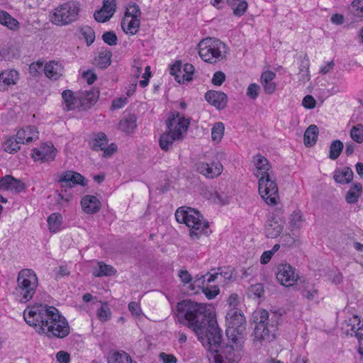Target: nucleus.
<instances>
[{
  "instance_id": "f257e3e1",
  "label": "nucleus",
  "mask_w": 363,
  "mask_h": 363,
  "mask_svg": "<svg viewBox=\"0 0 363 363\" xmlns=\"http://www.w3.org/2000/svg\"><path fill=\"white\" fill-rule=\"evenodd\" d=\"M175 315L179 323L195 333L209 353L219 346L221 330L206 304L183 300L177 303Z\"/></svg>"
},
{
  "instance_id": "f03ea898",
  "label": "nucleus",
  "mask_w": 363,
  "mask_h": 363,
  "mask_svg": "<svg viewBox=\"0 0 363 363\" xmlns=\"http://www.w3.org/2000/svg\"><path fill=\"white\" fill-rule=\"evenodd\" d=\"M225 330L228 343L222 346V337L216 350H210L208 359L213 363H238L243 353V344L246 337V319L240 310L230 308L226 314Z\"/></svg>"
},
{
  "instance_id": "7ed1b4c3",
  "label": "nucleus",
  "mask_w": 363,
  "mask_h": 363,
  "mask_svg": "<svg viewBox=\"0 0 363 363\" xmlns=\"http://www.w3.org/2000/svg\"><path fill=\"white\" fill-rule=\"evenodd\" d=\"M23 318L29 325L36 328L38 333L45 334L49 338H64L69 333L67 320L54 306L40 303L28 307Z\"/></svg>"
},
{
  "instance_id": "20e7f679",
  "label": "nucleus",
  "mask_w": 363,
  "mask_h": 363,
  "mask_svg": "<svg viewBox=\"0 0 363 363\" xmlns=\"http://www.w3.org/2000/svg\"><path fill=\"white\" fill-rule=\"evenodd\" d=\"M256 170L255 176L258 180V191L263 201L269 206H277L279 201L276 180L271 176V165L266 157L257 155L253 159Z\"/></svg>"
},
{
  "instance_id": "39448f33",
  "label": "nucleus",
  "mask_w": 363,
  "mask_h": 363,
  "mask_svg": "<svg viewBox=\"0 0 363 363\" xmlns=\"http://www.w3.org/2000/svg\"><path fill=\"white\" fill-rule=\"evenodd\" d=\"M280 315L273 312L271 314L264 309L256 310L253 313V320L256 323L254 329V341L260 344L264 341L270 342L275 338Z\"/></svg>"
},
{
  "instance_id": "423d86ee",
  "label": "nucleus",
  "mask_w": 363,
  "mask_h": 363,
  "mask_svg": "<svg viewBox=\"0 0 363 363\" xmlns=\"http://www.w3.org/2000/svg\"><path fill=\"white\" fill-rule=\"evenodd\" d=\"M174 216L178 223H184L189 228L192 240H199L203 234H208V222L198 210L181 206L177 209Z\"/></svg>"
},
{
  "instance_id": "0eeeda50",
  "label": "nucleus",
  "mask_w": 363,
  "mask_h": 363,
  "mask_svg": "<svg viewBox=\"0 0 363 363\" xmlns=\"http://www.w3.org/2000/svg\"><path fill=\"white\" fill-rule=\"evenodd\" d=\"M38 286V279L35 272L30 269H23L18 272L13 294L18 301L26 303L33 298Z\"/></svg>"
},
{
  "instance_id": "6e6552de",
  "label": "nucleus",
  "mask_w": 363,
  "mask_h": 363,
  "mask_svg": "<svg viewBox=\"0 0 363 363\" xmlns=\"http://www.w3.org/2000/svg\"><path fill=\"white\" fill-rule=\"evenodd\" d=\"M80 5L76 1H67L59 5L50 13V21L58 26H67L79 18Z\"/></svg>"
},
{
  "instance_id": "1a4fd4ad",
  "label": "nucleus",
  "mask_w": 363,
  "mask_h": 363,
  "mask_svg": "<svg viewBox=\"0 0 363 363\" xmlns=\"http://www.w3.org/2000/svg\"><path fill=\"white\" fill-rule=\"evenodd\" d=\"M225 48V45L221 40L208 38L199 43V54L204 62L213 64L223 58L222 49Z\"/></svg>"
},
{
  "instance_id": "9d476101",
  "label": "nucleus",
  "mask_w": 363,
  "mask_h": 363,
  "mask_svg": "<svg viewBox=\"0 0 363 363\" xmlns=\"http://www.w3.org/2000/svg\"><path fill=\"white\" fill-rule=\"evenodd\" d=\"M190 122L189 118L181 116L179 112L173 111L168 113L165 124L167 131L175 134L177 138H184V135L186 133Z\"/></svg>"
},
{
  "instance_id": "9b49d317",
  "label": "nucleus",
  "mask_w": 363,
  "mask_h": 363,
  "mask_svg": "<svg viewBox=\"0 0 363 363\" xmlns=\"http://www.w3.org/2000/svg\"><path fill=\"white\" fill-rule=\"evenodd\" d=\"M284 211L281 208H277L272 219L265 225V234L268 238H276L282 232L284 224Z\"/></svg>"
},
{
  "instance_id": "f8f14e48",
  "label": "nucleus",
  "mask_w": 363,
  "mask_h": 363,
  "mask_svg": "<svg viewBox=\"0 0 363 363\" xmlns=\"http://www.w3.org/2000/svg\"><path fill=\"white\" fill-rule=\"evenodd\" d=\"M108 139L104 133H98L89 141L91 148L94 151H103L104 157L112 155L117 150V146L114 143L108 145Z\"/></svg>"
},
{
  "instance_id": "ddd939ff",
  "label": "nucleus",
  "mask_w": 363,
  "mask_h": 363,
  "mask_svg": "<svg viewBox=\"0 0 363 363\" xmlns=\"http://www.w3.org/2000/svg\"><path fill=\"white\" fill-rule=\"evenodd\" d=\"M276 277L281 285L288 287L294 285L298 276L289 264H281L277 267Z\"/></svg>"
},
{
  "instance_id": "4468645a",
  "label": "nucleus",
  "mask_w": 363,
  "mask_h": 363,
  "mask_svg": "<svg viewBox=\"0 0 363 363\" xmlns=\"http://www.w3.org/2000/svg\"><path fill=\"white\" fill-rule=\"evenodd\" d=\"M197 172L208 179H213L221 174L223 165L220 162H199L196 164Z\"/></svg>"
},
{
  "instance_id": "2eb2a0df",
  "label": "nucleus",
  "mask_w": 363,
  "mask_h": 363,
  "mask_svg": "<svg viewBox=\"0 0 363 363\" xmlns=\"http://www.w3.org/2000/svg\"><path fill=\"white\" fill-rule=\"evenodd\" d=\"M61 184L62 187L72 188L75 185H81L85 186L86 185V180L81 174L73 172L66 171L62 172L57 180Z\"/></svg>"
},
{
  "instance_id": "dca6fc26",
  "label": "nucleus",
  "mask_w": 363,
  "mask_h": 363,
  "mask_svg": "<svg viewBox=\"0 0 363 363\" xmlns=\"http://www.w3.org/2000/svg\"><path fill=\"white\" fill-rule=\"evenodd\" d=\"M206 100L218 109H223L228 103V96L224 92L210 90L205 94Z\"/></svg>"
},
{
  "instance_id": "f3484780",
  "label": "nucleus",
  "mask_w": 363,
  "mask_h": 363,
  "mask_svg": "<svg viewBox=\"0 0 363 363\" xmlns=\"http://www.w3.org/2000/svg\"><path fill=\"white\" fill-rule=\"evenodd\" d=\"M32 157L35 161L48 162L53 160L55 157L53 145H43L39 148L33 150Z\"/></svg>"
},
{
  "instance_id": "a211bd4d",
  "label": "nucleus",
  "mask_w": 363,
  "mask_h": 363,
  "mask_svg": "<svg viewBox=\"0 0 363 363\" xmlns=\"http://www.w3.org/2000/svg\"><path fill=\"white\" fill-rule=\"evenodd\" d=\"M81 205L83 211L88 214L99 212L101 206L100 201L92 195L84 196L81 201Z\"/></svg>"
},
{
  "instance_id": "6ab92c4d",
  "label": "nucleus",
  "mask_w": 363,
  "mask_h": 363,
  "mask_svg": "<svg viewBox=\"0 0 363 363\" xmlns=\"http://www.w3.org/2000/svg\"><path fill=\"white\" fill-rule=\"evenodd\" d=\"M63 99V109L65 111H72L81 106L80 96H74L72 91L69 89L65 90L62 93Z\"/></svg>"
},
{
  "instance_id": "aec40b11",
  "label": "nucleus",
  "mask_w": 363,
  "mask_h": 363,
  "mask_svg": "<svg viewBox=\"0 0 363 363\" xmlns=\"http://www.w3.org/2000/svg\"><path fill=\"white\" fill-rule=\"evenodd\" d=\"M16 137L21 143H30L38 138V131L34 126H27L26 128L19 130Z\"/></svg>"
},
{
  "instance_id": "412c9836",
  "label": "nucleus",
  "mask_w": 363,
  "mask_h": 363,
  "mask_svg": "<svg viewBox=\"0 0 363 363\" xmlns=\"http://www.w3.org/2000/svg\"><path fill=\"white\" fill-rule=\"evenodd\" d=\"M137 117L134 114L125 116L120 121L118 128L123 132L129 134L134 132L137 127Z\"/></svg>"
},
{
  "instance_id": "4be33fe9",
  "label": "nucleus",
  "mask_w": 363,
  "mask_h": 363,
  "mask_svg": "<svg viewBox=\"0 0 363 363\" xmlns=\"http://www.w3.org/2000/svg\"><path fill=\"white\" fill-rule=\"evenodd\" d=\"M140 25V19L124 17L121 26L123 30L126 33L133 35L137 33Z\"/></svg>"
},
{
  "instance_id": "5701e85b",
  "label": "nucleus",
  "mask_w": 363,
  "mask_h": 363,
  "mask_svg": "<svg viewBox=\"0 0 363 363\" xmlns=\"http://www.w3.org/2000/svg\"><path fill=\"white\" fill-rule=\"evenodd\" d=\"M62 69L61 65L55 62H50L44 67L45 76L52 80H57L62 75Z\"/></svg>"
},
{
  "instance_id": "b1692460",
  "label": "nucleus",
  "mask_w": 363,
  "mask_h": 363,
  "mask_svg": "<svg viewBox=\"0 0 363 363\" xmlns=\"http://www.w3.org/2000/svg\"><path fill=\"white\" fill-rule=\"evenodd\" d=\"M303 298L308 301H314L318 294V289L315 284L309 282H303L298 289Z\"/></svg>"
},
{
  "instance_id": "393cba45",
  "label": "nucleus",
  "mask_w": 363,
  "mask_h": 363,
  "mask_svg": "<svg viewBox=\"0 0 363 363\" xmlns=\"http://www.w3.org/2000/svg\"><path fill=\"white\" fill-rule=\"evenodd\" d=\"M108 363H137L124 351L111 352L108 357Z\"/></svg>"
},
{
  "instance_id": "a878e982",
  "label": "nucleus",
  "mask_w": 363,
  "mask_h": 363,
  "mask_svg": "<svg viewBox=\"0 0 363 363\" xmlns=\"http://www.w3.org/2000/svg\"><path fill=\"white\" fill-rule=\"evenodd\" d=\"M99 96V91L97 89L91 88L80 94L81 106H89L96 102Z\"/></svg>"
},
{
  "instance_id": "bb28decb",
  "label": "nucleus",
  "mask_w": 363,
  "mask_h": 363,
  "mask_svg": "<svg viewBox=\"0 0 363 363\" xmlns=\"http://www.w3.org/2000/svg\"><path fill=\"white\" fill-rule=\"evenodd\" d=\"M318 128L315 125H311L306 130L303 135V141L306 147L313 146L318 138Z\"/></svg>"
},
{
  "instance_id": "cd10ccee",
  "label": "nucleus",
  "mask_w": 363,
  "mask_h": 363,
  "mask_svg": "<svg viewBox=\"0 0 363 363\" xmlns=\"http://www.w3.org/2000/svg\"><path fill=\"white\" fill-rule=\"evenodd\" d=\"M362 191V186L360 183H355L352 185L345 196V201L347 203L353 204L358 201Z\"/></svg>"
},
{
  "instance_id": "c85d7f7f",
  "label": "nucleus",
  "mask_w": 363,
  "mask_h": 363,
  "mask_svg": "<svg viewBox=\"0 0 363 363\" xmlns=\"http://www.w3.org/2000/svg\"><path fill=\"white\" fill-rule=\"evenodd\" d=\"M183 138H177L175 134H172L167 130L161 135L159 140V145L162 150L168 151L174 141L181 140Z\"/></svg>"
},
{
  "instance_id": "c756f323",
  "label": "nucleus",
  "mask_w": 363,
  "mask_h": 363,
  "mask_svg": "<svg viewBox=\"0 0 363 363\" xmlns=\"http://www.w3.org/2000/svg\"><path fill=\"white\" fill-rule=\"evenodd\" d=\"M47 221L49 230L51 233H55L61 230L62 224V216L60 213H52L48 216Z\"/></svg>"
},
{
  "instance_id": "7c9ffc66",
  "label": "nucleus",
  "mask_w": 363,
  "mask_h": 363,
  "mask_svg": "<svg viewBox=\"0 0 363 363\" xmlns=\"http://www.w3.org/2000/svg\"><path fill=\"white\" fill-rule=\"evenodd\" d=\"M98 266V269H95L93 272V275L95 277L113 276L117 272L113 267L106 264L103 262H99Z\"/></svg>"
},
{
  "instance_id": "2f4dec72",
  "label": "nucleus",
  "mask_w": 363,
  "mask_h": 363,
  "mask_svg": "<svg viewBox=\"0 0 363 363\" xmlns=\"http://www.w3.org/2000/svg\"><path fill=\"white\" fill-rule=\"evenodd\" d=\"M19 78L18 72L15 69L4 70L0 73V82L6 85H14Z\"/></svg>"
},
{
  "instance_id": "473e14b6",
  "label": "nucleus",
  "mask_w": 363,
  "mask_h": 363,
  "mask_svg": "<svg viewBox=\"0 0 363 363\" xmlns=\"http://www.w3.org/2000/svg\"><path fill=\"white\" fill-rule=\"evenodd\" d=\"M335 181L340 184H348L353 179V172L350 167H345L341 172H335Z\"/></svg>"
},
{
  "instance_id": "72a5a7b5",
  "label": "nucleus",
  "mask_w": 363,
  "mask_h": 363,
  "mask_svg": "<svg viewBox=\"0 0 363 363\" xmlns=\"http://www.w3.org/2000/svg\"><path fill=\"white\" fill-rule=\"evenodd\" d=\"M0 23L13 30L18 29L19 25L17 20L13 18L8 12L3 10L0 11Z\"/></svg>"
},
{
  "instance_id": "f704fd0d",
  "label": "nucleus",
  "mask_w": 363,
  "mask_h": 363,
  "mask_svg": "<svg viewBox=\"0 0 363 363\" xmlns=\"http://www.w3.org/2000/svg\"><path fill=\"white\" fill-rule=\"evenodd\" d=\"M227 3L233 9V13L237 16H242L248 6L245 0H227Z\"/></svg>"
},
{
  "instance_id": "c9c22d12",
  "label": "nucleus",
  "mask_w": 363,
  "mask_h": 363,
  "mask_svg": "<svg viewBox=\"0 0 363 363\" xmlns=\"http://www.w3.org/2000/svg\"><path fill=\"white\" fill-rule=\"evenodd\" d=\"M112 53L109 50H104L99 53V56L95 58V64L100 68L104 69L111 64V58Z\"/></svg>"
},
{
  "instance_id": "e433bc0d",
  "label": "nucleus",
  "mask_w": 363,
  "mask_h": 363,
  "mask_svg": "<svg viewBox=\"0 0 363 363\" xmlns=\"http://www.w3.org/2000/svg\"><path fill=\"white\" fill-rule=\"evenodd\" d=\"M344 147L343 143L340 140H333L329 150V158L335 160L339 157Z\"/></svg>"
},
{
  "instance_id": "4c0bfd02",
  "label": "nucleus",
  "mask_w": 363,
  "mask_h": 363,
  "mask_svg": "<svg viewBox=\"0 0 363 363\" xmlns=\"http://www.w3.org/2000/svg\"><path fill=\"white\" fill-rule=\"evenodd\" d=\"M20 143L21 142H18L17 137L16 138L11 137L4 141L3 147L6 152L13 154L20 150Z\"/></svg>"
},
{
  "instance_id": "58836bf2",
  "label": "nucleus",
  "mask_w": 363,
  "mask_h": 363,
  "mask_svg": "<svg viewBox=\"0 0 363 363\" xmlns=\"http://www.w3.org/2000/svg\"><path fill=\"white\" fill-rule=\"evenodd\" d=\"M304 221L301 211H295L290 216V225L293 230H299Z\"/></svg>"
},
{
  "instance_id": "ea45409f",
  "label": "nucleus",
  "mask_w": 363,
  "mask_h": 363,
  "mask_svg": "<svg viewBox=\"0 0 363 363\" xmlns=\"http://www.w3.org/2000/svg\"><path fill=\"white\" fill-rule=\"evenodd\" d=\"M225 127L222 122H217L211 129V138L215 142H220L224 134Z\"/></svg>"
},
{
  "instance_id": "a19ab883",
  "label": "nucleus",
  "mask_w": 363,
  "mask_h": 363,
  "mask_svg": "<svg viewBox=\"0 0 363 363\" xmlns=\"http://www.w3.org/2000/svg\"><path fill=\"white\" fill-rule=\"evenodd\" d=\"M218 276H219L218 272H214V273L208 272L206 275L201 276L200 277H198V276H196L194 281V285H196V286L200 287L201 285H203L206 281L207 283H211V282L214 281L218 278Z\"/></svg>"
},
{
  "instance_id": "79ce46f5",
  "label": "nucleus",
  "mask_w": 363,
  "mask_h": 363,
  "mask_svg": "<svg viewBox=\"0 0 363 363\" xmlns=\"http://www.w3.org/2000/svg\"><path fill=\"white\" fill-rule=\"evenodd\" d=\"M351 138L357 143L363 142V125L358 123L354 125L350 133Z\"/></svg>"
},
{
  "instance_id": "37998d69",
  "label": "nucleus",
  "mask_w": 363,
  "mask_h": 363,
  "mask_svg": "<svg viewBox=\"0 0 363 363\" xmlns=\"http://www.w3.org/2000/svg\"><path fill=\"white\" fill-rule=\"evenodd\" d=\"M80 33L85 38L87 45H90L94 43L95 40V32L91 27L89 26H84L80 29Z\"/></svg>"
},
{
  "instance_id": "c03bdc74",
  "label": "nucleus",
  "mask_w": 363,
  "mask_h": 363,
  "mask_svg": "<svg viewBox=\"0 0 363 363\" xmlns=\"http://www.w3.org/2000/svg\"><path fill=\"white\" fill-rule=\"evenodd\" d=\"M10 179L11 180H9V190L16 193H20L25 190V184L21 180L15 179L11 175H10Z\"/></svg>"
},
{
  "instance_id": "a18cd8bd",
  "label": "nucleus",
  "mask_w": 363,
  "mask_h": 363,
  "mask_svg": "<svg viewBox=\"0 0 363 363\" xmlns=\"http://www.w3.org/2000/svg\"><path fill=\"white\" fill-rule=\"evenodd\" d=\"M97 316L102 322L108 321L111 316V311L107 303H102L97 311Z\"/></svg>"
},
{
  "instance_id": "49530a36",
  "label": "nucleus",
  "mask_w": 363,
  "mask_h": 363,
  "mask_svg": "<svg viewBox=\"0 0 363 363\" xmlns=\"http://www.w3.org/2000/svg\"><path fill=\"white\" fill-rule=\"evenodd\" d=\"M124 17L140 19L141 11L139 6L135 3L129 5L126 9Z\"/></svg>"
},
{
  "instance_id": "de8ad7c7",
  "label": "nucleus",
  "mask_w": 363,
  "mask_h": 363,
  "mask_svg": "<svg viewBox=\"0 0 363 363\" xmlns=\"http://www.w3.org/2000/svg\"><path fill=\"white\" fill-rule=\"evenodd\" d=\"M350 9L354 16L363 18V0H354L350 5Z\"/></svg>"
},
{
  "instance_id": "09e8293b",
  "label": "nucleus",
  "mask_w": 363,
  "mask_h": 363,
  "mask_svg": "<svg viewBox=\"0 0 363 363\" xmlns=\"http://www.w3.org/2000/svg\"><path fill=\"white\" fill-rule=\"evenodd\" d=\"M116 7L115 0H104L103 6L101 9L112 17L116 11Z\"/></svg>"
},
{
  "instance_id": "8fccbe9b",
  "label": "nucleus",
  "mask_w": 363,
  "mask_h": 363,
  "mask_svg": "<svg viewBox=\"0 0 363 363\" xmlns=\"http://www.w3.org/2000/svg\"><path fill=\"white\" fill-rule=\"evenodd\" d=\"M102 40L110 46L116 45L118 38L113 31H106L102 35Z\"/></svg>"
},
{
  "instance_id": "3c124183",
  "label": "nucleus",
  "mask_w": 363,
  "mask_h": 363,
  "mask_svg": "<svg viewBox=\"0 0 363 363\" xmlns=\"http://www.w3.org/2000/svg\"><path fill=\"white\" fill-rule=\"evenodd\" d=\"M202 292L206 295V298L209 300L214 298L219 294V289L216 286H200Z\"/></svg>"
},
{
  "instance_id": "603ef678",
  "label": "nucleus",
  "mask_w": 363,
  "mask_h": 363,
  "mask_svg": "<svg viewBox=\"0 0 363 363\" xmlns=\"http://www.w3.org/2000/svg\"><path fill=\"white\" fill-rule=\"evenodd\" d=\"M260 87L257 84H250L247 89V96L251 99H256L259 95Z\"/></svg>"
},
{
  "instance_id": "864d4df0",
  "label": "nucleus",
  "mask_w": 363,
  "mask_h": 363,
  "mask_svg": "<svg viewBox=\"0 0 363 363\" xmlns=\"http://www.w3.org/2000/svg\"><path fill=\"white\" fill-rule=\"evenodd\" d=\"M43 62H40V61L34 62L31 63L29 66L30 74L33 77H38L40 73V70L43 67Z\"/></svg>"
},
{
  "instance_id": "5fc2aeb1",
  "label": "nucleus",
  "mask_w": 363,
  "mask_h": 363,
  "mask_svg": "<svg viewBox=\"0 0 363 363\" xmlns=\"http://www.w3.org/2000/svg\"><path fill=\"white\" fill-rule=\"evenodd\" d=\"M349 321L352 331L356 332L363 328V320L361 321L357 315H354Z\"/></svg>"
},
{
  "instance_id": "6e6d98bb",
  "label": "nucleus",
  "mask_w": 363,
  "mask_h": 363,
  "mask_svg": "<svg viewBox=\"0 0 363 363\" xmlns=\"http://www.w3.org/2000/svg\"><path fill=\"white\" fill-rule=\"evenodd\" d=\"M225 80V74L221 71H217L214 73L211 82L216 86H220Z\"/></svg>"
},
{
  "instance_id": "4d7b16f0",
  "label": "nucleus",
  "mask_w": 363,
  "mask_h": 363,
  "mask_svg": "<svg viewBox=\"0 0 363 363\" xmlns=\"http://www.w3.org/2000/svg\"><path fill=\"white\" fill-rule=\"evenodd\" d=\"M182 71L184 72L186 82H190L193 79L194 67L191 64L186 63L184 65Z\"/></svg>"
},
{
  "instance_id": "13d9d810",
  "label": "nucleus",
  "mask_w": 363,
  "mask_h": 363,
  "mask_svg": "<svg viewBox=\"0 0 363 363\" xmlns=\"http://www.w3.org/2000/svg\"><path fill=\"white\" fill-rule=\"evenodd\" d=\"M94 18L96 21L104 23L107 21H108L111 17L108 16L107 13H106L104 11L101 9L99 11H96L94 14Z\"/></svg>"
},
{
  "instance_id": "bf43d9fd",
  "label": "nucleus",
  "mask_w": 363,
  "mask_h": 363,
  "mask_svg": "<svg viewBox=\"0 0 363 363\" xmlns=\"http://www.w3.org/2000/svg\"><path fill=\"white\" fill-rule=\"evenodd\" d=\"M264 287L261 284H257L255 285H252L250 287V292L257 298H260L264 294Z\"/></svg>"
},
{
  "instance_id": "052dcab7",
  "label": "nucleus",
  "mask_w": 363,
  "mask_h": 363,
  "mask_svg": "<svg viewBox=\"0 0 363 363\" xmlns=\"http://www.w3.org/2000/svg\"><path fill=\"white\" fill-rule=\"evenodd\" d=\"M264 91L267 94H272L277 89V84L274 82H261Z\"/></svg>"
},
{
  "instance_id": "680f3d73",
  "label": "nucleus",
  "mask_w": 363,
  "mask_h": 363,
  "mask_svg": "<svg viewBox=\"0 0 363 363\" xmlns=\"http://www.w3.org/2000/svg\"><path fill=\"white\" fill-rule=\"evenodd\" d=\"M281 242L283 246L292 247L295 244L296 240L289 234H284L281 237Z\"/></svg>"
},
{
  "instance_id": "e2e57ef3",
  "label": "nucleus",
  "mask_w": 363,
  "mask_h": 363,
  "mask_svg": "<svg viewBox=\"0 0 363 363\" xmlns=\"http://www.w3.org/2000/svg\"><path fill=\"white\" fill-rule=\"evenodd\" d=\"M128 309L133 315L140 317L142 314V310L140 305L135 301H132L128 304Z\"/></svg>"
},
{
  "instance_id": "0e129e2a",
  "label": "nucleus",
  "mask_w": 363,
  "mask_h": 363,
  "mask_svg": "<svg viewBox=\"0 0 363 363\" xmlns=\"http://www.w3.org/2000/svg\"><path fill=\"white\" fill-rule=\"evenodd\" d=\"M302 105L306 108H313L315 106V100L311 95H306L303 99Z\"/></svg>"
},
{
  "instance_id": "69168bd1",
  "label": "nucleus",
  "mask_w": 363,
  "mask_h": 363,
  "mask_svg": "<svg viewBox=\"0 0 363 363\" xmlns=\"http://www.w3.org/2000/svg\"><path fill=\"white\" fill-rule=\"evenodd\" d=\"M159 357L163 363H177V362L176 357L173 354L161 352Z\"/></svg>"
},
{
  "instance_id": "338daca9",
  "label": "nucleus",
  "mask_w": 363,
  "mask_h": 363,
  "mask_svg": "<svg viewBox=\"0 0 363 363\" xmlns=\"http://www.w3.org/2000/svg\"><path fill=\"white\" fill-rule=\"evenodd\" d=\"M56 359L60 363H69L70 355L65 351H60L56 354Z\"/></svg>"
},
{
  "instance_id": "774afa93",
  "label": "nucleus",
  "mask_w": 363,
  "mask_h": 363,
  "mask_svg": "<svg viewBox=\"0 0 363 363\" xmlns=\"http://www.w3.org/2000/svg\"><path fill=\"white\" fill-rule=\"evenodd\" d=\"M82 77L86 80L89 84H92L97 79L96 74L91 70L84 72L82 74Z\"/></svg>"
}]
</instances>
